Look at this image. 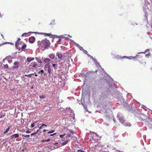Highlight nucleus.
<instances>
[{
    "instance_id": "obj_28",
    "label": "nucleus",
    "mask_w": 152,
    "mask_h": 152,
    "mask_svg": "<svg viewBox=\"0 0 152 152\" xmlns=\"http://www.w3.org/2000/svg\"><path fill=\"white\" fill-rule=\"evenodd\" d=\"M151 54L150 53H148L145 55V57H146L148 58L149 56H150Z\"/></svg>"
},
{
    "instance_id": "obj_30",
    "label": "nucleus",
    "mask_w": 152,
    "mask_h": 152,
    "mask_svg": "<svg viewBox=\"0 0 152 152\" xmlns=\"http://www.w3.org/2000/svg\"><path fill=\"white\" fill-rule=\"evenodd\" d=\"M54 132V130H52V131H50L48 132V134H50V133H53Z\"/></svg>"
},
{
    "instance_id": "obj_33",
    "label": "nucleus",
    "mask_w": 152,
    "mask_h": 152,
    "mask_svg": "<svg viewBox=\"0 0 152 152\" xmlns=\"http://www.w3.org/2000/svg\"><path fill=\"white\" fill-rule=\"evenodd\" d=\"M78 48L80 50H84V49L83 48V47H82L80 46L79 48Z\"/></svg>"
},
{
    "instance_id": "obj_25",
    "label": "nucleus",
    "mask_w": 152,
    "mask_h": 152,
    "mask_svg": "<svg viewBox=\"0 0 152 152\" xmlns=\"http://www.w3.org/2000/svg\"><path fill=\"white\" fill-rule=\"evenodd\" d=\"M4 67L6 69H7L9 67L8 65L7 64L4 65Z\"/></svg>"
},
{
    "instance_id": "obj_51",
    "label": "nucleus",
    "mask_w": 152,
    "mask_h": 152,
    "mask_svg": "<svg viewBox=\"0 0 152 152\" xmlns=\"http://www.w3.org/2000/svg\"><path fill=\"white\" fill-rule=\"evenodd\" d=\"M84 51H85V52H87V51L85 50H84Z\"/></svg>"
},
{
    "instance_id": "obj_21",
    "label": "nucleus",
    "mask_w": 152,
    "mask_h": 152,
    "mask_svg": "<svg viewBox=\"0 0 152 152\" xmlns=\"http://www.w3.org/2000/svg\"><path fill=\"white\" fill-rule=\"evenodd\" d=\"M33 33V32H28V33H24L23 34H22L21 36H22V37H23L24 36H25V35L26 34H27L28 33Z\"/></svg>"
},
{
    "instance_id": "obj_46",
    "label": "nucleus",
    "mask_w": 152,
    "mask_h": 152,
    "mask_svg": "<svg viewBox=\"0 0 152 152\" xmlns=\"http://www.w3.org/2000/svg\"><path fill=\"white\" fill-rule=\"evenodd\" d=\"M39 129H38V130L36 132H35V133H36V134H37L38 133V131H39Z\"/></svg>"
},
{
    "instance_id": "obj_29",
    "label": "nucleus",
    "mask_w": 152,
    "mask_h": 152,
    "mask_svg": "<svg viewBox=\"0 0 152 152\" xmlns=\"http://www.w3.org/2000/svg\"><path fill=\"white\" fill-rule=\"evenodd\" d=\"M67 143V142L65 141L62 143V145H65Z\"/></svg>"
},
{
    "instance_id": "obj_18",
    "label": "nucleus",
    "mask_w": 152,
    "mask_h": 152,
    "mask_svg": "<svg viewBox=\"0 0 152 152\" xmlns=\"http://www.w3.org/2000/svg\"><path fill=\"white\" fill-rule=\"evenodd\" d=\"M12 58V57L11 56H7L5 57V59L6 60L10 59Z\"/></svg>"
},
{
    "instance_id": "obj_16",
    "label": "nucleus",
    "mask_w": 152,
    "mask_h": 152,
    "mask_svg": "<svg viewBox=\"0 0 152 152\" xmlns=\"http://www.w3.org/2000/svg\"><path fill=\"white\" fill-rule=\"evenodd\" d=\"M124 126H131V124L129 122H127L124 123Z\"/></svg>"
},
{
    "instance_id": "obj_54",
    "label": "nucleus",
    "mask_w": 152,
    "mask_h": 152,
    "mask_svg": "<svg viewBox=\"0 0 152 152\" xmlns=\"http://www.w3.org/2000/svg\"><path fill=\"white\" fill-rule=\"evenodd\" d=\"M53 23H54V20H53Z\"/></svg>"
},
{
    "instance_id": "obj_15",
    "label": "nucleus",
    "mask_w": 152,
    "mask_h": 152,
    "mask_svg": "<svg viewBox=\"0 0 152 152\" xmlns=\"http://www.w3.org/2000/svg\"><path fill=\"white\" fill-rule=\"evenodd\" d=\"M146 122L148 124L150 123V124L151 125H152V119H151V118H148V120H147Z\"/></svg>"
},
{
    "instance_id": "obj_3",
    "label": "nucleus",
    "mask_w": 152,
    "mask_h": 152,
    "mask_svg": "<svg viewBox=\"0 0 152 152\" xmlns=\"http://www.w3.org/2000/svg\"><path fill=\"white\" fill-rule=\"evenodd\" d=\"M19 62L17 61H15L13 63V66H12V68L13 69H18L19 65Z\"/></svg>"
},
{
    "instance_id": "obj_5",
    "label": "nucleus",
    "mask_w": 152,
    "mask_h": 152,
    "mask_svg": "<svg viewBox=\"0 0 152 152\" xmlns=\"http://www.w3.org/2000/svg\"><path fill=\"white\" fill-rule=\"evenodd\" d=\"M23 44H24V43L22 42H16L15 44V47L17 49H19L20 48L19 47V45H23Z\"/></svg>"
},
{
    "instance_id": "obj_23",
    "label": "nucleus",
    "mask_w": 152,
    "mask_h": 152,
    "mask_svg": "<svg viewBox=\"0 0 152 152\" xmlns=\"http://www.w3.org/2000/svg\"><path fill=\"white\" fill-rule=\"evenodd\" d=\"M10 127L8 128L4 132V134H5L7 132H8V131H9L10 129Z\"/></svg>"
},
{
    "instance_id": "obj_31",
    "label": "nucleus",
    "mask_w": 152,
    "mask_h": 152,
    "mask_svg": "<svg viewBox=\"0 0 152 152\" xmlns=\"http://www.w3.org/2000/svg\"><path fill=\"white\" fill-rule=\"evenodd\" d=\"M50 140V139H47V140H43L42 141L43 142H48Z\"/></svg>"
},
{
    "instance_id": "obj_50",
    "label": "nucleus",
    "mask_w": 152,
    "mask_h": 152,
    "mask_svg": "<svg viewBox=\"0 0 152 152\" xmlns=\"http://www.w3.org/2000/svg\"><path fill=\"white\" fill-rule=\"evenodd\" d=\"M35 75V76H37V75L36 74Z\"/></svg>"
},
{
    "instance_id": "obj_11",
    "label": "nucleus",
    "mask_w": 152,
    "mask_h": 152,
    "mask_svg": "<svg viewBox=\"0 0 152 152\" xmlns=\"http://www.w3.org/2000/svg\"><path fill=\"white\" fill-rule=\"evenodd\" d=\"M56 54L59 59H61L62 58L63 56L61 53H57Z\"/></svg>"
},
{
    "instance_id": "obj_1",
    "label": "nucleus",
    "mask_w": 152,
    "mask_h": 152,
    "mask_svg": "<svg viewBox=\"0 0 152 152\" xmlns=\"http://www.w3.org/2000/svg\"><path fill=\"white\" fill-rule=\"evenodd\" d=\"M37 44L40 48L42 50H44L48 48L50 46V43L49 40L45 38L41 41H38Z\"/></svg>"
},
{
    "instance_id": "obj_17",
    "label": "nucleus",
    "mask_w": 152,
    "mask_h": 152,
    "mask_svg": "<svg viewBox=\"0 0 152 152\" xmlns=\"http://www.w3.org/2000/svg\"><path fill=\"white\" fill-rule=\"evenodd\" d=\"M50 61V59L49 58H46L44 60V62L47 63H49Z\"/></svg>"
},
{
    "instance_id": "obj_43",
    "label": "nucleus",
    "mask_w": 152,
    "mask_h": 152,
    "mask_svg": "<svg viewBox=\"0 0 152 152\" xmlns=\"http://www.w3.org/2000/svg\"><path fill=\"white\" fill-rule=\"evenodd\" d=\"M63 136H64V135H61H61H60V137L62 138V137H63Z\"/></svg>"
},
{
    "instance_id": "obj_41",
    "label": "nucleus",
    "mask_w": 152,
    "mask_h": 152,
    "mask_svg": "<svg viewBox=\"0 0 152 152\" xmlns=\"http://www.w3.org/2000/svg\"><path fill=\"white\" fill-rule=\"evenodd\" d=\"M56 65L55 64H52V66H53V67H54Z\"/></svg>"
},
{
    "instance_id": "obj_39",
    "label": "nucleus",
    "mask_w": 152,
    "mask_h": 152,
    "mask_svg": "<svg viewBox=\"0 0 152 152\" xmlns=\"http://www.w3.org/2000/svg\"><path fill=\"white\" fill-rule=\"evenodd\" d=\"M20 40V38H18L17 41L16 42H19Z\"/></svg>"
},
{
    "instance_id": "obj_47",
    "label": "nucleus",
    "mask_w": 152,
    "mask_h": 152,
    "mask_svg": "<svg viewBox=\"0 0 152 152\" xmlns=\"http://www.w3.org/2000/svg\"><path fill=\"white\" fill-rule=\"evenodd\" d=\"M43 126H40L39 127V129H42V127Z\"/></svg>"
},
{
    "instance_id": "obj_13",
    "label": "nucleus",
    "mask_w": 152,
    "mask_h": 152,
    "mask_svg": "<svg viewBox=\"0 0 152 152\" xmlns=\"http://www.w3.org/2000/svg\"><path fill=\"white\" fill-rule=\"evenodd\" d=\"M23 44L24 45L22 46L21 48V49H22V51L24 50L27 46L26 44L24 43Z\"/></svg>"
},
{
    "instance_id": "obj_38",
    "label": "nucleus",
    "mask_w": 152,
    "mask_h": 152,
    "mask_svg": "<svg viewBox=\"0 0 152 152\" xmlns=\"http://www.w3.org/2000/svg\"><path fill=\"white\" fill-rule=\"evenodd\" d=\"M36 134L35 133H31V136H32V135H34L35 134Z\"/></svg>"
},
{
    "instance_id": "obj_6",
    "label": "nucleus",
    "mask_w": 152,
    "mask_h": 152,
    "mask_svg": "<svg viewBox=\"0 0 152 152\" xmlns=\"http://www.w3.org/2000/svg\"><path fill=\"white\" fill-rule=\"evenodd\" d=\"M147 6L146 5L145 6V7H144L143 8V11L144 12L145 14L144 15V17L146 18V19L148 18V14L147 13L146 9V7Z\"/></svg>"
},
{
    "instance_id": "obj_12",
    "label": "nucleus",
    "mask_w": 152,
    "mask_h": 152,
    "mask_svg": "<svg viewBox=\"0 0 152 152\" xmlns=\"http://www.w3.org/2000/svg\"><path fill=\"white\" fill-rule=\"evenodd\" d=\"M119 120L120 122L122 124L124 123L125 121L124 118L123 117H121L120 118H119Z\"/></svg>"
},
{
    "instance_id": "obj_48",
    "label": "nucleus",
    "mask_w": 152,
    "mask_h": 152,
    "mask_svg": "<svg viewBox=\"0 0 152 152\" xmlns=\"http://www.w3.org/2000/svg\"><path fill=\"white\" fill-rule=\"evenodd\" d=\"M55 134H56V133H54V134H51V135H50V136H52L53 135H55Z\"/></svg>"
},
{
    "instance_id": "obj_26",
    "label": "nucleus",
    "mask_w": 152,
    "mask_h": 152,
    "mask_svg": "<svg viewBox=\"0 0 152 152\" xmlns=\"http://www.w3.org/2000/svg\"><path fill=\"white\" fill-rule=\"evenodd\" d=\"M4 117V115L2 113H0V118H3Z\"/></svg>"
},
{
    "instance_id": "obj_2",
    "label": "nucleus",
    "mask_w": 152,
    "mask_h": 152,
    "mask_svg": "<svg viewBox=\"0 0 152 152\" xmlns=\"http://www.w3.org/2000/svg\"><path fill=\"white\" fill-rule=\"evenodd\" d=\"M121 58H123V59L127 58V59H131L132 58H133V59L136 58V59H137V60H138L139 61H140V57L138 55H137L136 56H134V57H132V56H130L129 57H127L126 56H123L122 57H121Z\"/></svg>"
},
{
    "instance_id": "obj_42",
    "label": "nucleus",
    "mask_w": 152,
    "mask_h": 152,
    "mask_svg": "<svg viewBox=\"0 0 152 152\" xmlns=\"http://www.w3.org/2000/svg\"><path fill=\"white\" fill-rule=\"evenodd\" d=\"M0 18H2V16H3V15H1V12H0Z\"/></svg>"
},
{
    "instance_id": "obj_19",
    "label": "nucleus",
    "mask_w": 152,
    "mask_h": 152,
    "mask_svg": "<svg viewBox=\"0 0 152 152\" xmlns=\"http://www.w3.org/2000/svg\"><path fill=\"white\" fill-rule=\"evenodd\" d=\"M37 122H35L33 124H31V128H33L34 127L35 125L36 124Z\"/></svg>"
},
{
    "instance_id": "obj_36",
    "label": "nucleus",
    "mask_w": 152,
    "mask_h": 152,
    "mask_svg": "<svg viewBox=\"0 0 152 152\" xmlns=\"http://www.w3.org/2000/svg\"><path fill=\"white\" fill-rule=\"evenodd\" d=\"M76 45L79 48L80 46L78 44H76Z\"/></svg>"
},
{
    "instance_id": "obj_53",
    "label": "nucleus",
    "mask_w": 152,
    "mask_h": 152,
    "mask_svg": "<svg viewBox=\"0 0 152 152\" xmlns=\"http://www.w3.org/2000/svg\"><path fill=\"white\" fill-rule=\"evenodd\" d=\"M1 77H0V81H1Z\"/></svg>"
},
{
    "instance_id": "obj_49",
    "label": "nucleus",
    "mask_w": 152,
    "mask_h": 152,
    "mask_svg": "<svg viewBox=\"0 0 152 152\" xmlns=\"http://www.w3.org/2000/svg\"><path fill=\"white\" fill-rule=\"evenodd\" d=\"M46 131V130L45 129H44V130H43V132H45Z\"/></svg>"
},
{
    "instance_id": "obj_35",
    "label": "nucleus",
    "mask_w": 152,
    "mask_h": 152,
    "mask_svg": "<svg viewBox=\"0 0 152 152\" xmlns=\"http://www.w3.org/2000/svg\"><path fill=\"white\" fill-rule=\"evenodd\" d=\"M45 126V127H47V126L44 124H43L42 125V126Z\"/></svg>"
},
{
    "instance_id": "obj_45",
    "label": "nucleus",
    "mask_w": 152,
    "mask_h": 152,
    "mask_svg": "<svg viewBox=\"0 0 152 152\" xmlns=\"http://www.w3.org/2000/svg\"><path fill=\"white\" fill-rule=\"evenodd\" d=\"M61 38H60L59 39H58V41L59 42H61Z\"/></svg>"
},
{
    "instance_id": "obj_27",
    "label": "nucleus",
    "mask_w": 152,
    "mask_h": 152,
    "mask_svg": "<svg viewBox=\"0 0 152 152\" xmlns=\"http://www.w3.org/2000/svg\"><path fill=\"white\" fill-rule=\"evenodd\" d=\"M43 73H44V71L43 70H42L38 72V73L39 74H40V73H41V74H42Z\"/></svg>"
},
{
    "instance_id": "obj_32",
    "label": "nucleus",
    "mask_w": 152,
    "mask_h": 152,
    "mask_svg": "<svg viewBox=\"0 0 152 152\" xmlns=\"http://www.w3.org/2000/svg\"><path fill=\"white\" fill-rule=\"evenodd\" d=\"M23 136L24 137H30V135H23Z\"/></svg>"
},
{
    "instance_id": "obj_24",
    "label": "nucleus",
    "mask_w": 152,
    "mask_h": 152,
    "mask_svg": "<svg viewBox=\"0 0 152 152\" xmlns=\"http://www.w3.org/2000/svg\"><path fill=\"white\" fill-rule=\"evenodd\" d=\"M48 71L49 74H50L51 72V69L50 66L48 67Z\"/></svg>"
},
{
    "instance_id": "obj_20",
    "label": "nucleus",
    "mask_w": 152,
    "mask_h": 152,
    "mask_svg": "<svg viewBox=\"0 0 152 152\" xmlns=\"http://www.w3.org/2000/svg\"><path fill=\"white\" fill-rule=\"evenodd\" d=\"M34 74L32 73V74H28V75H25L26 76H27L28 77H31L32 75H33Z\"/></svg>"
},
{
    "instance_id": "obj_8",
    "label": "nucleus",
    "mask_w": 152,
    "mask_h": 152,
    "mask_svg": "<svg viewBox=\"0 0 152 152\" xmlns=\"http://www.w3.org/2000/svg\"><path fill=\"white\" fill-rule=\"evenodd\" d=\"M40 34H43L45 36H48L50 37H52L53 36L52 35L50 34H48L45 33H40Z\"/></svg>"
},
{
    "instance_id": "obj_37",
    "label": "nucleus",
    "mask_w": 152,
    "mask_h": 152,
    "mask_svg": "<svg viewBox=\"0 0 152 152\" xmlns=\"http://www.w3.org/2000/svg\"><path fill=\"white\" fill-rule=\"evenodd\" d=\"M26 132L27 133H31V132L28 130L26 131Z\"/></svg>"
},
{
    "instance_id": "obj_10",
    "label": "nucleus",
    "mask_w": 152,
    "mask_h": 152,
    "mask_svg": "<svg viewBox=\"0 0 152 152\" xmlns=\"http://www.w3.org/2000/svg\"><path fill=\"white\" fill-rule=\"evenodd\" d=\"M34 58L33 57H28L27 58L26 60L27 62H30L31 61L34 60Z\"/></svg>"
},
{
    "instance_id": "obj_9",
    "label": "nucleus",
    "mask_w": 152,
    "mask_h": 152,
    "mask_svg": "<svg viewBox=\"0 0 152 152\" xmlns=\"http://www.w3.org/2000/svg\"><path fill=\"white\" fill-rule=\"evenodd\" d=\"M19 137V135L18 134H15L11 135L10 137L11 139L13 138L14 137L18 138Z\"/></svg>"
},
{
    "instance_id": "obj_40",
    "label": "nucleus",
    "mask_w": 152,
    "mask_h": 152,
    "mask_svg": "<svg viewBox=\"0 0 152 152\" xmlns=\"http://www.w3.org/2000/svg\"><path fill=\"white\" fill-rule=\"evenodd\" d=\"M64 38H65V37H64L63 36H60V38H61V39H64Z\"/></svg>"
},
{
    "instance_id": "obj_14",
    "label": "nucleus",
    "mask_w": 152,
    "mask_h": 152,
    "mask_svg": "<svg viewBox=\"0 0 152 152\" xmlns=\"http://www.w3.org/2000/svg\"><path fill=\"white\" fill-rule=\"evenodd\" d=\"M49 57L51 59H53L55 58V55L54 54L51 53L49 56Z\"/></svg>"
},
{
    "instance_id": "obj_4",
    "label": "nucleus",
    "mask_w": 152,
    "mask_h": 152,
    "mask_svg": "<svg viewBox=\"0 0 152 152\" xmlns=\"http://www.w3.org/2000/svg\"><path fill=\"white\" fill-rule=\"evenodd\" d=\"M35 40V38L34 37H31L29 38V42L31 43H33L34 42Z\"/></svg>"
},
{
    "instance_id": "obj_44",
    "label": "nucleus",
    "mask_w": 152,
    "mask_h": 152,
    "mask_svg": "<svg viewBox=\"0 0 152 152\" xmlns=\"http://www.w3.org/2000/svg\"><path fill=\"white\" fill-rule=\"evenodd\" d=\"M70 132L72 133V134H73L74 133V132H73L72 130V131H70Z\"/></svg>"
},
{
    "instance_id": "obj_7",
    "label": "nucleus",
    "mask_w": 152,
    "mask_h": 152,
    "mask_svg": "<svg viewBox=\"0 0 152 152\" xmlns=\"http://www.w3.org/2000/svg\"><path fill=\"white\" fill-rule=\"evenodd\" d=\"M37 65L36 62H33L31 63V66L33 68H36Z\"/></svg>"
},
{
    "instance_id": "obj_52",
    "label": "nucleus",
    "mask_w": 152,
    "mask_h": 152,
    "mask_svg": "<svg viewBox=\"0 0 152 152\" xmlns=\"http://www.w3.org/2000/svg\"><path fill=\"white\" fill-rule=\"evenodd\" d=\"M84 51H85V52H87V51L85 50H84Z\"/></svg>"
},
{
    "instance_id": "obj_22",
    "label": "nucleus",
    "mask_w": 152,
    "mask_h": 152,
    "mask_svg": "<svg viewBox=\"0 0 152 152\" xmlns=\"http://www.w3.org/2000/svg\"><path fill=\"white\" fill-rule=\"evenodd\" d=\"M39 98L41 99H44L45 98L46 96L44 95L40 96H39Z\"/></svg>"
},
{
    "instance_id": "obj_34",
    "label": "nucleus",
    "mask_w": 152,
    "mask_h": 152,
    "mask_svg": "<svg viewBox=\"0 0 152 152\" xmlns=\"http://www.w3.org/2000/svg\"><path fill=\"white\" fill-rule=\"evenodd\" d=\"M77 152H86L84 151H83V150H77Z\"/></svg>"
}]
</instances>
